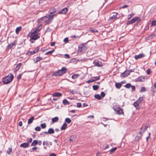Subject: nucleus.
I'll return each instance as SVG.
<instances>
[{
	"instance_id": "1",
	"label": "nucleus",
	"mask_w": 156,
	"mask_h": 156,
	"mask_svg": "<svg viewBox=\"0 0 156 156\" xmlns=\"http://www.w3.org/2000/svg\"><path fill=\"white\" fill-rule=\"evenodd\" d=\"M68 70L66 67H62L61 69L53 71L52 74V76H61L66 73Z\"/></svg>"
},
{
	"instance_id": "2",
	"label": "nucleus",
	"mask_w": 156,
	"mask_h": 156,
	"mask_svg": "<svg viewBox=\"0 0 156 156\" xmlns=\"http://www.w3.org/2000/svg\"><path fill=\"white\" fill-rule=\"evenodd\" d=\"M14 76L11 73L2 78V81L3 84H7L10 83L13 80Z\"/></svg>"
},
{
	"instance_id": "3",
	"label": "nucleus",
	"mask_w": 156,
	"mask_h": 156,
	"mask_svg": "<svg viewBox=\"0 0 156 156\" xmlns=\"http://www.w3.org/2000/svg\"><path fill=\"white\" fill-rule=\"evenodd\" d=\"M113 108L116 114L119 115L121 114L124 115L123 109H121V108L119 106L115 105L113 106Z\"/></svg>"
},
{
	"instance_id": "4",
	"label": "nucleus",
	"mask_w": 156,
	"mask_h": 156,
	"mask_svg": "<svg viewBox=\"0 0 156 156\" xmlns=\"http://www.w3.org/2000/svg\"><path fill=\"white\" fill-rule=\"evenodd\" d=\"M40 46H38L34 49L33 51H28L26 53V55H31L34 54L37 52L40 49Z\"/></svg>"
},
{
	"instance_id": "5",
	"label": "nucleus",
	"mask_w": 156,
	"mask_h": 156,
	"mask_svg": "<svg viewBox=\"0 0 156 156\" xmlns=\"http://www.w3.org/2000/svg\"><path fill=\"white\" fill-rule=\"evenodd\" d=\"M93 63L94 65V66L98 67H101L103 66V64L102 62L98 61V60H95L93 62Z\"/></svg>"
},
{
	"instance_id": "6",
	"label": "nucleus",
	"mask_w": 156,
	"mask_h": 156,
	"mask_svg": "<svg viewBox=\"0 0 156 156\" xmlns=\"http://www.w3.org/2000/svg\"><path fill=\"white\" fill-rule=\"evenodd\" d=\"M86 43H82L80 45V46L78 47L77 52L78 53H81L83 51V49L86 48L85 44Z\"/></svg>"
},
{
	"instance_id": "7",
	"label": "nucleus",
	"mask_w": 156,
	"mask_h": 156,
	"mask_svg": "<svg viewBox=\"0 0 156 156\" xmlns=\"http://www.w3.org/2000/svg\"><path fill=\"white\" fill-rule=\"evenodd\" d=\"M17 43V40H16L13 41V42L11 43L7 46V49H10L12 48L13 46H16V45Z\"/></svg>"
},
{
	"instance_id": "8",
	"label": "nucleus",
	"mask_w": 156,
	"mask_h": 156,
	"mask_svg": "<svg viewBox=\"0 0 156 156\" xmlns=\"http://www.w3.org/2000/svg\"><path fill=\"white\" fill-rule=\"evenodd\" d=\"M68 11V9L67 8H65L63 9L59 12H58V14H66Z\"/></svg>"
},
{
	"instance_id": "9",
	"label": "nucleus",
	"mask_w": 156,
	"mask_h": 156,
	"mask_svg": "<svg viewBox=\"0 0 156 156\" xmlns=\"http://www.w3.org/2000/svg\"><path fill=\"white\" fill-rule=\"evenodd\" d=\"M40 36H38V34H33V35L30 37V40H36L40 38Z\"/></svg>"
},
{
	"instance_id": "10",
	"label": "nucleus",
	"mask_w": 156,
	"mask_h": 156,
	"mask_svg": "<svg viewBox=\"0 0 156 156\" xmlns=\"http://www.w3.org/2000/svg\"><path fill=\"white\" fill-rule=\"evenodd\" d=\"M145 56V55L143 53H140L137 55H135L134 58L136 60L142 58Z\"/></svg>"
},
{
	"instance_id": "11",
	"label": "nucleus",
	"mask_w": 156,
	"mask_h": 156,
	"mask_svg": "<svg viewBox=\"0 0 156 156\" xmlns=\"http://www.w3.org/2000/svg\"><path fill=\"white\" fill-rule=\"evenodd\" d=\"M54 132V129L52 128H50L48 129V131L44 132V133L45 134L47 135L48 134H53Z\"/></svg>"
},
{
	"instance_id": "12",
	"label": "nucleus",
	"mask_w": 156,
	"mask_h": 156,
	"mask_svg": "<svg viewBox=\"0 0 156 156\" xmlns=\"http://www.w3.org/2000/svg\"><path fill=\"white\" fill-rule=\"evenodd\" d=\"M53 19V16H51L49 17L48 19L46 20L45 22L47 24H48L52 22V20Z\"/></svg>"
},
{
	"instance_id": "13",
	"label": "nucleus",
	"mask_w": 156,
	"mask_h": 156,
	"mask_svg": "<svg viewBox=\"0 0 156 156\" xmlns=\"http://www.w3.org/2000/svg\"><path fill=\"white\" fill-rule=\"evenodd\" d=\"M129 75V72H128L127 70H125L124 72L121 73L120 76L121 77H125Z\"/></svg>"
},
{
	"instance_id": "14",
	"label": "nucleus",
	"mask_w": 156,
	"mask_h": 156,
	"mask_svg": "<svg viewBox=\"0 0 156 156\" xmlns=\"http://www.w3.org/2000/svg\"><path fill=\"white\" fill-rule=\"evenodd\" d=\"M52 96L53 97L59 98L62 96V94L60 92H55L52 94Z\"/></svg>"
},
{
	"instance_id": "15",
	"label": "nucleus",
	"mask_w": 156,
	"mask_h": 156,
	"mask_svg": "<svg viewBox=\"0 0 156 156\" xmlns=\"http://www.w3.org/2000/svg\"><path fill=\"white\" fill-rule=\"evenodd\" d=\"M57 11V10L56 8L54 7H52L49 10V12L50 15H51L55 12Z\"/></svg>"
},
{
	"instance_id": "16",
	"label": "nucleus",
	"mask_w": 156,
	"mask_h": 156,
	"mask_svg": "<svg viewBox=\"0 0 156 156\" xmlns=\"http://www.w3.org/2000/svg\"><path fill=\"white\" fill-rule=\"evenodd\" d=\"M145 78L144 77L140 76L135 80L136 82H143L144 81Z\"/></svg>"
},
{
	"instance_id": "17",
	"label": "nucleus",
	"mask_w": 156,
	"mask_h": 156,
	"mask_svg": "<svg viewBox=\"0 0 156 156\" xmlns=\"http://www.w3.org/2000/svg\"><path fill=\"white\" fill-rule=\"evenodd\" d=\"M29 144H28V143H24L21 144L20 147H23V148H26L29 147Z\"/></svg>"
},
{
	"instance_id": "18",
	"label": "nucleus",
	"mask_w": 156,
	"mask_h": 156,
	"mask_svg": "<svg viewBox=\"0 0 156 156\" xmlns=\"http://www.w3.org/2000/svg\"><path fill=\"white\" fill-rule=\"evenodd\" d=\"M140 104L138 102H136V101L134 102L133 103V105L136 108V109L139 110L140 108V107L139 106Z\"/></svg>"
},
{
	"instance_id": "19",
	"label": "nucleus",
	"mask_w": 156,
	"mask_h": 156,
	"mask_svg": "<svg viewBox=\"0 0 156 156\" xmlns=\"http://www.w3.org/2000/svg\"><path fill=\"white\" fill-rule=\"evenodd\" d=\"M22 65V63H20L17 64L14 69L15 72L17 71L19 69Z\"/></svg>"
},
{
	"instance_id": "20",
	"label": "nucleus",
	"mask_w": 156,
	"mask_h": 156,
	"mask_svg": "<svg viewBox=\"0 0 156 156\" xmlns=\"http://www.w3.org/2000/svg\"><path fill=\"white\" fill-rule=\"evenodd\" d=\"M155 37V35L154 34H152L148 36L147 38V40H151Z\"/></svg>"
},
{
	"instance_id": "21",
	"label": "nucleus",
	"mask_w": 156,
	"mask_h": 156,
	"mask_svg": "<svg viewBox=\"0 0 156 156\" xmlns=\"http://www.w3.org/2000/svg\"><path fill=\"white\" fill-rule=\"evenodd\" d=\"M135 19H134V17L131 20H130L128 22H127L126 23V24L127 25H128L130 24H133L134 23H135Z\"/></svg>"
},
{
	"instance_id": "22",
	"label": "nucleus",
	"mask_w": 156,
	"mask_h": 156,
	"mask_svg": "<svg viewBox=\"0 0 156 156\" xmlns=\"http://www.w3.org/2000/svg\"><path fill=\"white\" fill-rule=\"evenodd\" d=\"M43 58L40 57L38 56L36 57V60L35 59H34V63H36L40 61L41 60L43 59Z\"/></svg>"
},
{
	"instance_id": "23",
	"label": "nucleus",
	"mask_w": 156,
	"mask_h": 156,
	"mask_svg": "<svg viewBox=\"0 0 156 156\" xmlns=\"http://www.w3.org/2000/svg\"><path fill=\"white\" fill-rule=\"evenodd\" d=\"M43 145H46L47 146L49 145L51 146L52 143L51 142H48V141H44L43 143Z\"/></svg>"
},
{
	"instance_id": "24",
	"label": "nucleus",
	"mask_w": 156,
	"mask_h": 156,
	"mask_svg": "<svg viewBox=\"0 0 156 156\" xmlns=\"http://www.w3.org/2000/svg\"><path fill=\"white\" fill-rule=\"evenodd\" d=\"M76 137L75 136L72 135L70 136L69 139V141L70 142H73L76 140Z\"/></svg>"
},
{
	"instance_id": "25",
	"label": "nucleus",
	"mask_w": 156,
	"mask_h": 156,
	"mask_svg": "<svg viewBox=\"0 0 156 156\" xmlns=\"http://www.w3.org/2000/svg\"><path fill=\"white\" fill-rule=\"evenodd\" d=\"M34 116H32L31 118H30L29 119H28V124H30L32 123L33 120H34Z\"/></svg>"
},
{
	"instance_id": "26",
	"label": "nucleus",
	"mask_w": 156,
	"mask_h": 156,
	"mask_svg": "<svg viewBox=\"0 0 156 156\" xmlns=\"http://www.w3.org/2000/svg\"><path fill=\"white\" fill-rule=\"evenodd\" d=\"M134 19H135V22H137V23L138 24L141 21V19L140 17L136 16L134 17Z\"/></svg>"
},
{
	"instance_id": "27",
	"label": "nucleus",
	"mask_w": 156,
	"mask_h": 156,
	"mask_svg": "<svg viewBox=\"0 0 156 156\" xmlns=\"http://www.w3.org/2000/svg\"><path fill=\"white\" fill-rule=\"evenodd\" d=\"M67 124L66 123H64L61 128V130L66 129L67 128Z\"/></svg>"
},
{
	"instance_id": "28",
	"label": "nucleus",
	"mask_w": 156,
	"mask_h": 156,
	"mask_svg": "<svg viewBox=\"0 0 156 156\" xmlns=\"http://www.w3.org/2000/svg\"><path fill=\"white\" fill-rule=\"evenodd\" d=\"M62 103L64 105H69L70 103L66 99L63 100L62 101Z\"/></svg>"
},
{
	"instance_id": "29",
	"label": "nucleus",
	"mask_w": 156,
	"mask_h": 156,
	"mask_svg": "<svg viewBox=\"0 0 156 156\" xmlns=\"http://www.w3.org/2000/svg\"><path fill=\"white\" fill-rule=\"evenodd\" d=\"M80 76V74H74L72 76V78L73 79H76L77 78Z\"/></svg>"
},
{
	"instance_id": "30",
	"label": "nucleus",
	"mask_w": 156,
	"mask_h": 156,
	"mask_svg": "<svg viewBox=\"0 0 156 156\" xmlns=\"http://www.w3.org/2000/svg\"><path fill=\"white\" fill-rule=\"evenodd\" d=\"M94 97L95 98L98 99V100H101L102 99V98L101 97V95L99 94H95L94 96Z\"/></svg>"
},
{
	"instance_id": "31",
	"label": "nucleus",
	"mask_w": 156,
	"mask_h": 156,
	"mask_svg": "<svg viewBox=\"0 0 156 156\" xmlns=\"http://www.w3.org/2000/svg\"><path fill=\"white\" fill-rule=\"evenodd\" d=\"M59 118L58 117H55L52 119V123H54L58 121Z\"/></svg>"
},
{
	"instance_id": "32",
	"label": "nucleus",
	"mask_w": 156,
	"mask_h": 156,
	"mask_svg": "<svg viewBox=\"0 0 156 156\" xmlns=\"http://www.w3.org/2000/svg\"><path fill=\"white\" fill-rule=\"evenodd\" d=\"M22 27L21 26L17 27L16 30V34H18L19 32L22 30Z\"/></svg>"
},
{
	"instance_id": "33",
	"label": "nucleus",
	"mask_w": 156,
	"mask_h": 156,
	"mask_svg": "<svg viewBox=\"0 0 156 156\" xmlns=\"http://www.w3.org/2000/svg\"><path fill=\"white\" fill-rule=\"evenodd\" d=\"M122 84L120 83H115V86L116 88L119 89L122 86Z\"/></svg>"
},
{
	"instance_id": "34",
	"label": "nucleus",
	"mask_w": 156,
	"mask_h": 156,
	"mask_svg": "<svg viewBox=\"0 0 156 156\" xmlns=\"http://www.w3.org/2000/svg\"><path fill=\"white\" fill-rule=\"evenodd\" d=\"M51 15L50 14H47L45 16H43L41 18L39 19V20H44V18H48L49 17L51 16Z\"/></svg>"
},
{
	"instance_id": "35",
	"label": "nucleus",
	"mask_w": 156,
	"mask_h": 156,
	"mask_svg": "<svg viewBox=\"0 0 156 156\" xmlns=\"http://www.w3.org/2000/svg\"><path fill=\"white\" fill-rule=\"evenodd\" d=\"M143 100V97H140L138 99V100L137 101H136V102H138V103H139L140 104Z\"/></svg>"
},
{
	"instance_id": "36",
	"label": "nucleus",
	"mask_w": 156,
	"mask_h": 156,
	"mask_svg": "<svg viewBox=\"0 0 156 156\" xmlns=\"http://www.w3.org/2000/svg\"><path fill=\"white\" fill-rule=\"evenodd\" d=\"M141 138H142V137H141V136H138V135H137V136H136V137H135V139H134V141H135V142H137L138 141V140H139L140 139H141Z\"/></svg>"
},
{
	"instance_id": "37",
	"label": "nucleus",
	"mask_w": 156,
	"mask_h": 156,
	"mask_svg": "<svg viewBox=\"0 0 156 156\" xmlns=\"http://www.w3.org/2000/svg\"><path fill=\"white\" fill-rule=\"evenodd\" d=\"M38 144L37 140H34L32 143L31 146H35Z\"/></svg>"
},
{
	"instance_id": "38",
	"label": "nucleus",
	"mask_w": 156,
	"mask_h": 156,
	"mask_svg": "<svg viewBox=\"0 0 156 156\" xmlns=\"http://www.w3.org/2000/svg\"><path fill=\"white\" fill-rule=\"evenodd\" d=\"M117 14L118 13H115V14L113 16L109 18V20H112L115 19L117 17Z\"/></svg>"
},
{
	"instance_id": "39",
	"label": "nucleus",
	"mask_w": 156,
	"mask_h": 156,
	"mask_svg": "<svg viewBox=\"0 0 156 156\" xmlns=\"http://www.w3.org/2000/svg\"><path fill=\"white\" fill-rule=\"evenodd\" d=\"M148 126L147 125V126H145L144 127H143V133H144V132L148 128ZM143 129V127H142L140 129V130H142V129Z\"/></svg>"
},
{
	"instance_id": "40",
	"label": "nucleus",
	"mask_w": 156,
	"mask_h": 156,
	"mask_svg": "<svg viewBox=\"0 0 156 156\" xmlns=\"http://www.w3.org/2000/svg\"><path fill=\"white\" fill-rule=\"evenodd\" d=\"M117 149V148L116 147H115L112 148L109 151H110V154H112Z\"/></svg>"
},
{
	"instance_id": "41",
	"label": "nucleus",
	"mask_w": 156,
	"mask_h": 156,
	"mask_svg": "<svg viewBox=\"0 0 156 156\" xmlns=\"http://www.w3.org/2000/svg\"><path fill=\"white\" fill-rule=\"evenodd\" d=\"M92 80H94V82L96 80H98L100 79V76H96L94 77H92Z\"/></svg>"
},
{
	"instance_id": "42",
	"label": "nucleus",
	"mask_w": 156,
	"mask_h": 156,
	"mask_svg": "<svg viewBox=\"0 0 156 156\" xmlns=\"http://www.w3.org/2000/svg\"><path fill=\"white\" fill-rule=\"evenodd\" d=\"M65 122L68 123H70L71 122V120L69 118H66L65 119Z\"/></svg>"
},
{
	"instance_id": "43",
	"label": "nucleus",
	"mask_w": 156,
	"mask_h": 156,
	"mask_svg": "<svg viewBox=\"0 0 156 156\" xmlns=\"http://www.w3.org/2000/svg\"><path fill=\"white\" fill-rule=\"evenodd\" d=\"M93 89L94 90H97L99 87V86L97 85H94L93 86Z\"/></svg>"
},
{
	"instance_id": "44",
	"label": "nucleus",
	"mask_w": 156,
	"mask_h": 156,
	"mask_svg": "<svg viewBox=\"0 0 156 156\" xmlns=\"http://www.w3.org/2000/svg\"><path fill=\"white\" fill-rule=\"evenodd\" d=\"M55 50L54 49H53L51 51H48V52H46L45 54V55H48L49 54H50L53 53L54 51Z\"/></svg>"
},
{
	"instance_id": "45",
	"label": "nucleus",
	"mask_w": 156,
	"mask_h": 156,
	"mask_svg": "<svg viewBox=\"0 0 156 156\" xmlns=\"http://www.w3.org/2000/svg\"><path fill=\"white\" fill-rule=\"evenodd\" d=\"M156 25V20H153L151 23V27L153 26H155Z\"/></svg>"
},
{
	"instance_id": "46",
	"label": "nucleus",
	"mask_w": 156,
	"mask_h": 156,
	"mask_svg": "<svg viewBox=\"0 0 156 156\" xmlns=\"http://www.w3.org/2000/svg\"><path fill=\"white\" fill-rule=\"evenodd\" d=\"M131 85L130 83H128L125 85V87L127 89H129L131 87Z\"/></svg>"
},
{
	"instance_id": "47",
	"label": "nucleus",
	"mask_w": 156,
	"mask_h": 156,
	"mask_svg": "<svg viewBox=\"0 0 156 156\" xmlns=\"http://www.w3.org/2000/svg\"><path fill=\"white\" fill-rule=\"evenodd\" d=\"M12 152V148H9L8 150L6 151V153L9 154H10Z\"/></svg>"
},
{
	"instance_id": "48",
	"label": "nucleus",
	"mask_w": 156,
	"mask_h": 156,
	"mask_svg": "<svg viewBox=\"0 0 156 156\" xmlns=\"http://www.w3.org/2000/svg\"><path fill=\"white\" fill-rule=\"evenodd\" d=\"M134 15V14L133 13H132L128 15L127 16V18L128 20L130 19Z\"/></svg>"
},
{
	"instance_id": "49",
	"label": "nucleus",
	"mask_w": 156,
	"mask_h": 156,
	"mask_svg": "<svg viewBox=\"0 0 156 156\" xmlns=\"http://www.w3.org/2000/svg\"><path fill=\"white\" fill-rule=\"evenodd\" d=\"M90 31L93 33L98 32V30L95 29H91Z\"/></svg>"
},
{
	"instance_id": "50",
	"label": "nucleus",
	"mask_w": 156,
	"mask_h": 156,
	"mask_svg": "<svg viewBox=\"0 0 156 156\" xmlns=\"http://www.w3.org/2000/svg\"><path fill=\"white\" fill-rule=\"evenodd\" d=\"M41 126L42 129H44L46 127V124L45 123L41 124Z\"/></svg>"
},
{
	"instance_id": "51",
	"label": "nucleus",
	"mask_w": 156,
	"mask_h": 156,
	"mask_svg": "<svg viewBox=\"0 0 156 156\" xmlns=\"http://www.w3.org/2000/svg\"><path fill=\"white\" fill-rule=\"evenodd\" d=\"M146 91V89L144 87H142L140 90V91L141 92H145Z\"/></svg>"
},
{
	"instance_id": "52",
	"label": "nucleus",
	"mask_w": 156,
	"mask_h": 156,
	"mask_svg": "<svg viewBox=\"0 0 156 156\" xmlns=\"http://www.w3.org/2000/svg\"><path fill=\"white\" fill-rule=\"evenodd\" d=\"M105 94L104 92L102 91L101 92V97L102 98L104 97H105Z\"/></svg>"
},
{
	"instance_id": "53",
	"label": "nucleus",
	"mask_w": 156,
	"mask_h": 156,
	"mask_svg": "<svg viewBox=\"0 0 156 156\" xmlns=\"http://www.w3.org/2000/svg\"><path fill=\"white\" fill-rule=\"evenodd\" d=\"M40 30L37 29L35 30L33 32H32L33 34H37V33L39 32Z\"/></svg>"
},
{
	"instance_id": "54",
	"label": "nucleus",
	"mask_w": 156,
	"mask_h": 156,
	"mask_svg": "<svg viewBox=\"0 0 156 156\" xmlns=\"http://www.w3.org/2000/svg\"><path fill=\"white\" fill-rule=\"evenodd\" d=\"M35 129L36 131H39L41 130V128L40 126H38L36 127L35 128Z\"/></svg>"
},
{
	"instance_id": "55",
	"label": "nucleus",
	"mask_w": 156,
	"mask_h": 156,
	"mask_svg": "<svg viewBox=\"0 0 156 156\" xmlns=\"http://www.w3.org/2000/svg\"><path fill=\"white\" fill-rule=\"evenodd\" d=\"M32 139L31 138H30L27 141V143H28V144L31 143L32 141Z\"/></svg>"
},
{
	"instance_id": "56",
	"label": "nucleus",
	"mask_w": 156,
	"mask_h": 156,
	"mask_svg": "<svg viewBox=\"0 0 156 156\" xmlns=\"http://www.w3.org/2000/svg\"><path fill=\"white\" fill-rule=\"evenodd\" d=\"M22 74H19L17 77V80L18 81H19L21 79Z\"/></svg>"
},
{
	"instance_id": "57",
	"label": "nucleus",
	"mask_w": 156,
	"mask_h": 156,
	"mask_svg": "<svg viewBox=\"0 0 156 156\" xmlns=\"http://www.w3.org/2000/svg\"><path fill=\"white\" fill-rule=\"evenodd\" d=\"M81 36V35H80V36H76L75 35H73V36H71L70 37L72 38H77L80 37V36Z\"/></svg>"
},
{
	"instance_id": "58",
	"label": "nucleus",
	"mask_w": 156,
	"mask_h": 156,
	"mask_svg": "<svg viewBox=\"0 0 156 156\" xmlns=\"http://www.w3.org/2000/svg\"><path fill=\"white\" fill-rule=\"evenodd\" d=\"M131 88H132V90H131L132 92L135 91L136 88H135V87L134 86L131 85Z\"/></svg>"
},
{
	"instance_id": "59",
	"label": "nucleus",
	"mask_w": 156,
	"mask_h": 156,
	"mask_svg": "<svg viewBox=\"0 0 156 156\" xmlns=\"http://www.w3.org/2000/svg\"><path fill=\"white\" fill-rule=\"evenodd\" d=\"M94 81V80H92V79H90L87 80V81L86 82V83H91V82H93Z\"/></svg>"
},
{
	"instance_id": "60",
	"label": "nucleus",
	"mask_w": 156,
	"mask_h": 156,
	"mask_svg": "<svg viewBox=\"0 0 156 156\" xmlns=\"http://www.w3.org/2000/svg\"><path fill=\"white\" fill-rule=\"evenodd\" d=\"M147 73V74L149 75L151 73V71L150 69H147L146 71Z\"/></svg>"
},
{
	"instance_id": "61",
	"label": "nucleus",
	"mask_w": 156,
	"mask_h": 156,
	"mask_svg": "<svg viewBox=\"0 0 156 156\" xmlns=\"http://www.w3.org/2000/svg\"><path fill=\"white\" fill-rule=\"evenodd\" d=\"M128 7V5H125L122 6L121 7H119V9H121L124 8L126 7Z\"/></svg>"
},
{
	"instance_id": "62",
	"label": "nucleus",
	"mask_w": 156,
	"mask_h": 156,
	"mask_svg": "<svg viewBox=\"0 0 156 156\" xmlns=\"http://www.w3.org/2000/svg\"><path fill=\"white\" fill-rule=\"evenodd\" d=\"M63 41L64 42H65L66 43H68L69 42L68 38L67 37L65 38L64 39Z\"/></svg>"
},
{
	"instance_id": "63",
	"label": "nucleus",
	"mask_w": 156,
	"mask_h": 156,
	"mask_svg": "<svg viewBox=\"0 0 156 156\" xmlns=\"http://www.w3.org/2000/svg\"><path fill=\"white\" fill-rule=\"evenodd\" d=\"M81 104L80 103H77V107L80 108L81 107Z\"/></svg>"
},
{
	"instance_id": "64",
	"label": "nucleus",
	"mask_w": 156,
	"mask_h": 156,
	"mask_svg": "<svg viewBox=\"0 0 156 156\" xmlns=\"http://www.w3.org/2000/svg\"><path fill=\"white\" fill-rule=\"evenodd\" d=\"M49 156H56V154L55 153H51Z\"/></svg>"
}]
</instances>
